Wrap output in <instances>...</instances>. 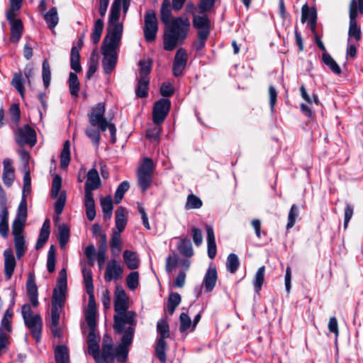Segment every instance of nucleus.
<instances>
[{
  "label": "nucleus",
  "instance_id": "bf43d9fd",
  "mask_svg": "<svg viewBox=\"0 0 363 363\" xmlns=\"http://www.w3.org/2000/svg\"><path fill=\"white\" fill-rule=\"evenodd\" d=\"M179 330L181 333L186 331L191 327L192 328L191 320L190 317L185 313H181L179 317Z\"/></svg>",
  "mask_w": 363,
  "mask_h": 363
},
{
  "label": "nucleus",
  "instance_id": "f03ea898",
  "mask_svg": "<svg viewBox=\"0 0 363 363\" xmlns=\"http://www.w3.org/2000/svg\"><path fill=\"white\" fill-rule=\"evenodd\" d=\"M127 296L121 286H116L114 298V309L117 315L114 316L113 328L116 333L122 334L125 326H135V313L127 311Z\"/></svg>",
  "mask_w": 363,
  "mask_h": 363
},
{
  "label": "nucleus",
  "instance_id": "69168bd1",
  "mask_svg": "<svg viewBox=\"0 0 363 363\" xmlns=\"http://www.w3.org/2000/svg\"><path fill=\"white\" fill-rule=\"evenodd\" d=\"M216 0H200L198 6L199 13H203L209 11L214 6Z\"/></svg>",
  "mask_w": 363,
  "mask_h": 363
},
{
  "label": "nucleus",
  "instance_id": "ea45409f",
  "mask_svg": "<svg viewBox=\"0 0 363 363\" xmlns=\"http://www.w3.org/2000/svg\"><path fill=\"white\" fill-rule=\"evenodd\" d=\"M240 266V261L237 255L234 253H230L226 261V268L228 271L234 274L238 269Z\"/></svg>",
  "mask_w": 363,
  "mask_h": 363
},
{
  "label": "nucleus",
  "instance_id": "72a5a7b5",
  "mask_svg": "<svg viewBox=\"0 0 363 363\" xmlns=\"http://www.w3.org/2000/svg\"><path fill=\"white\" fill-rule=\"evenodd\" d=\"M70 162V143L67 140L64 143L63 149L60 155V167L66 169Z\"/></svg>",
  "mask_w": 363,
  "mask_h": 363
},
{
  "label": "nucleus",
  "instance_id": "338daca9",
  "mask_svg": "<svg viewBox=\"0 0 363 363\" xmlns=\"http://www.w3.org/2000/svg\"><path fill=\"white\" fill-rule=\"evenodd\" d=\"M140 77H147L151 71V62L149 60L140 61Z\"/></svg>",
  "mask_w": 363,
  "mask_h": 363
},
{
  "label": "nucleus",
  "instance_id": "20e7f679",
  "mask_svg": "<svg viewBox=\"0 0 363 363\" xmlns=\"http://www.w3.org/2000/svg\"><path fill=\"white\" fill-rule=\"evenodd\" d=\"M121 40L119 36H112L111 38H104L101 46V52L104 55L102 65L106 74L111 73L115 68L117 62L116 50L120 46Z\"/></svg>",
  "mask_w": 363,
  "mask_h": 363
},
{
  "label": "nucleus",
  "instance_id": "7ed1b4c3",
  "mask_svg": "<svg viewBox=\"0 0 363 363\" xmlns=\"http://www.w3.org/2000/svg\"><path fill=\"white\" fill-rule=\"evenodd\" d=\"M105 110L106 106L104 102H99L92 107L88 113L89 123L93 127L99 128L102 132L108 129L111 137L114 143L116 138V128L113 123L105 118Z\"/></svg>",
  "mask_w": 363,
  "mask_h": 363
},
{
  "label": "nucleus",
  "instance_id": "cd10ccee",
  "mask_svg": "<svg viewBox=\"0 0 363 363\" xmlns=\"http://www.w3.org/2000/svg\"><path fill=\"white\" fill-rule=\"evenodd\" d=\"M44 19L50 29L54 30L59 21L57 11L55 7L51 8L45 15Z\"/></svg>",
  "mask_w": 363,
  "mask_h": 363
},
{
  "label": "nucleus",
  "instance_id": "f8f14e48",
  "mask_svg": "<svg viewBox=\"0 0 363 363\" xmlns=\"http://www.w3.org/2000/svg\"><path fill=\"white\" fill-rule=\"evenodd\" d=\"M25 325L30 330L31 335L39 342L41 338L43 321L39 314H35L23 320Z\"/></svg>",
  "mask_w": 363,
  "mask_h": 363
},
{
  "label": "nucleus",
  "instance_id": "864d4df0",
  "mask_svg": "<svg viewBox=\"0 0 363 363\" xmlns=\"http://www.w3.org/2000/svg\"><path fill=\"white\" fill-rule=\"evenodd\" d=\"M26 220L15 218L12 224V233L14 237L23 236V230Z\"/></svg>",
  "mask_w": 363,
  "mask_h": 363
},
{
  "label": "nucleus",
  "instance_id": "39448f33",
  "mask_svg": "<svg viewBox=\"0 0 363 363\" xmlns=\"http://www.w3.org/2000/svg\"><path fill=\"white\" fill-rule=\"evenodd\" d=\"M121 0H114L111 8L108 18V26L105 38L112 36H119L121 40L123 31V23L118 21L121 15Z\"/></svg>",
  "mask_w": 363,
  "mask_h": 363
},
{
  "label": "nucleus",
  "instance_id": "5fc2aeb1",
  "mask_svg": "<svg viewBox=\"0 0 363 363\" xmlns=\"http://www.w3.org/2000/svg\"><path fill=\"white\" fill-rule=\"evenodd\" d=\"M157 330L160 335V338L165 339L169 335V325L166 320H160L157 322Z\"/></svg>",
  "mask_w": 363,
  "mask_h": 363
},
{
  "label": "nucleus",
  "instance_id": "9b49d317",
  "mask_svg": "<svg viewBox=\"0 0 363 363\" xmlns=\"http://www.w3.org/2000/svg\"><path fill=\"white\" fill-rule=\"evenodd\" d=\"M15 139L18 144L23 145L30 144L34 145L36 143V133L34 129L28 125H25L23 128H18L15 133Z\"/></svg>",
  "mask_w": 363,
  "mask_h": 363
},
{
  "label": "nucleus",
  "instance_id": "4468645a",
  "mask_svg": "<svg viewBox=\"0 0 363 363\" xmlns=\"http://www.w3.org/2000/svg\"><path fill=\"white\" fill-rule=\"evenodd\" d=\"M187 62V54L184 49L179 48L175 55L173 62V74L179 77L182 74Z\"/></svg>",
  "mask_w": 363,
  "mask_h": 363
},
{
  "label": "nucleus",
  "instance_id": "e433bc0d",
  "mask_svg": "<svg viewBox=\"0 0 363 363\" xmlns=\"http://www.w3.org/2000/svg\"><path fill=\"white\" fill-rule=\"evenodd\" d=\"M70 65L71 68L76 72H81L79 50L76 47H73L71 50Z\"/></svg>",
  "mask_w": 363,
  "mask_h": 363
},
{
  "label": "nucleus",
  "instance_id": "49530a36",
  "mask_svg": "<svg viewBox=\"0 0 363 363\" xmlns=\"http://www.w3.org/2000/svg\"><path fill=\"white\" fill-rule=\"evenodd\" d=\"M202 201L196 195L191 194L187 196L185 207L186 209H197L202 206Z\"/></svg>",
  "mask_w": 363,
  "mask_h": 363
},
{
  "label": "nucleus",
  "instance_id": "0e129e2a",
  "mask_svg": "<svg viewBox=\"0 0 363 363\" xmlns=\"http://www.w3.org/2000/svg\"><path fill=\"white\" fill-rule=\"evenodd\" d=\"M9 114L11 120L18 124L20 120V108L18 104H13L9 108Z\"/></svg>",
  "mask_w": 363,
  "mask_h": 363
},
{
  "label": "nucleus",
  "instance_id": "e2e57ef3",
  "mask_svg": "<svg viewBox=\"0 0 363 363\" xmlns=\"http://www.w3.org/2000/svg\"><path fill=\"white\" fill-rule=\"evenodd\" d=\"M96 311L87 310L85 318L86 321L89 327V330H95L96 325Z\"/></svg>",
  "mask_w": 363,
  "mask_h": 363
},
{
  "label": "nucleus",
  "instance_id": "a211bd4d",
  "mask_svg": "<svg viewBox=\"0 0 363 363\" xmlns=\"http://www.w3.org/2000/svg\"><path fill=\"white\" fill-rule=\"evenodd\" d=\"M193 26L197 30L198 33L204 32L209 35L210 33V20L205 16L193 15Z\"/></svg>",
  "mask_w": 363,
  "mask_h": 363
},
{
  "label": "nucleus",
  "instance_id": "c756f323",
  "mask_svg": "<svg viewBox=\"0 0 363 363\" xmlns=\"http://www.w3.org/2000/svg\"><path fill=\"white\" fill-rule=\"evenodd\" d=\"M57 363H69V357L67 347L65 345H58L55 350Z\"/></svg>",
  "mask_w": 363,
  "mask_h": 363
},
{
  "label": "nucleus",
  "instance_id": "2eb2a0df",
  "mask_svg": "<svg viewBox=\"0 0 363 363\" xmlns=\"http://www.w3.org/2000/svg\"><path fill=\"white\" fill-rule=\"evenodd\" d=\"M26 291L30 304L33 307H37L38 306V287L35 284V276L30 273L28 274L26 282Z\"/></svg>",
  "mask_w": 363,
  "mask_h": 363
},
{
  "label": "nucleus",
  "instance_id": "423d86ee",
  "mask_svg": "<svg viewBox=\"0 0 363 363\" xmlns=\"http://www.w3.org/2000/svg\"><path fill=\"white\" fill-rule=\"evenodd\" d=\"M358 11L363 13V0H352L350 4V26L348 30V43H350L352 38L359 41L362 37L360 27L357 26L356 18Z\"/></svg>",
  "mask_w": 363,
  "mask_h": 363
},
{
  "label": "nucleus",
  "instance_id": "0eeeda50",
  "mask_svg": "<svg viewBox=\"0 0 363 363\" xmlns=\"http://www.w3.org/2000/svg\"><path fill=\"white\" fill-rule=\"evenodd\" d=\"M135 328V326H125L123 332L124 334L122 337L121 342L115 350L114 358L121 363H125L127 360L129 352L128 347L133 342Z\"/></svg>",
  "mask_w": 363,
  "mask_h": 363
},
{
  "label": "nucleus",
  "instance_id": "7c9ffc66",
  "mask_svg": "<svg viewBox=\"0 0 363 363\" xmlns=\"http://www.w3.org/2000/svg\"><path fill=\"white\" fill-rule=\"evenodd\" d=\"M103 30L104 21L101 18L96 20L93 31L91 34V39L94 44H97L100 41Z\"/></svg>",
  "mask_w": 363,
  "mask_h": 363
},
{
  "label": "nucleus",
  "instance_id": "2f4dec72",
  "mask_svg": "<svg viewBox=\"0 0 363 363\" xmlns=\"http://www.w3.org/2000/svg\"><path fill=\"white\" fill-rule=\"evenodd\" d=\"M14 245L16 250V257L21 259L25 254L27 250L24 236L14 237Z\"/></svg>",
  "mask_w": 363,
  "mask_h": 363
},
{
  "label": "nucleus",
  "instance_id": "c9c22d12",
  "mask_svg": "<svg viewBox=\"0 0 363 363\" xmlns=\"http://www.w3.org/2000/svg\"><path fill=\"white\" fill-rule=\"evenodd\" d=\"M68 83L71 95L77 97L79 91V82L75 73H69Z\"/></svg>",
  "mask_w": 363,
  "mask_h": 363
},
{
  "label": "nucleus",
  "instance_id": "58836bf2",
  "mask_svg": "<svg viewBox=\"0 0 363 363\" xmlns=\"http://www.w3.org/2000/svg\"><path fill=\"white\" fill-rule=\"evenodd\" d=\"M264 272L265 267L264 266H262L257 269L255 274L253 284L256 293H259L261 291L264 280Z\"/></svg>",
  "mask_w": 363,
  "mask_h": 363
},
{
  "label": "nucleus",
  "instance_id": "8fccbe9b",
  "mask_svg": "<svg viewBox=\"0 0 363 363\" xmlns=\"http://www.w3.org/2000/svg\"><path fill=\"white\" fill-rule=\"evenodd\" d=\"M42 77L44 86H49L51 79L50 68L47 60H44L42 65Z\"/></svg>",
  "mask_w": 363,
  "mask_h": 363
},
{
  "label": "nucleus",
  "instance_id": "9d476101",
  "mask_svg": "<svg viewBox=\"0 0 363 363\" xmlns=\"http://www.w3.org/2000/svg\"><path fill=\"white\" fill-rule=\"evenodd\" d=\"M171 102L167 99H160L154 106L152 111V120L155 124L160 125L164 121L169 113Z\"/></svg>",
  "mask_w": 363,
  "mask_h": 363
},
{
  "label": "nucleus",
  "instance_id": "de8ad7c7",
  "mask_svg": "<svg viewBox=\"0 0 363 363\" xmlns=\"http://www.w3.org/2000/svg\"><path fill=\"white\" fill-rule=\"evenodd\" d=\"M69 238V229L67 225L63 224L59 227L58 240L61 247H64Z\"/></svg>",
  "mask_w": 363,
  "mask_h": 363
},
{
  "label": "nucleus",
  "instance_id": "6e6d98bb",
  "mask_svg": "<svg viewBox=\"0 0 363 363\" xmlns=\"http://www.w3.org/2000/svg\"><path fill=\"white\" fill-rule=\"evenodd\" d=\"M57 200L54 204L55 212L57 215H60L64 209L66 202V194L65 192H62L56 198Z\"/></svg>",
  "mask_w": 363,
  "mask_h": 363
},
{
  "label": "nucleus",
  "instance_id": "774afa93",
  "mask_svg": "<svg viewBox=\"0 0 363 363\" xmlns=\"http://www.w3.org/2000/svg\"><path fill=\"white\" fill-rule=\"evenodd\" d=\"M101 130L97 128L94 129L93 128H87L86 130V135L92 140V142L98 145L100 140V131Z\"/></svg>",
  "mask_w": 363,
  "mask_h": 363
},
{
  "label": "nucleus",
  "instance_id": "13d9d810",
  "mask_svg": "<svg viewBox=\"0 0 363 363\" xmlns=\"http://www.w3.org/2000/svg\"><path fill=\"white\" fill-rule=\"evenodd\" d=\"M27 213V200L25 199H21L18 207L17 213L15 218L26 220Z\"/></svg>",
  "mask_w": 363,
  "mask_h": 363
},
{
  "label": "nucleus",
  "instance_id": "603ef678",
  "mask_svg": "<svg viewBox=\"0 0 363 363\" xmlns=\"http://www.w3.org/2000/svg\"><path fill=\"white\" fill-rule=\"evenodd\" d=\"M128 287L130 290H135L139 284V274L138 272H130L126 278Z\"/></svg>",
  "mask_w": 363,
  "mask_h": 363
},
{
  "label": "nucleus",
  "instance_id": "4d7b16f0",
  "mask_svg": "<svg viewBox=\"0 0 363 363\" xmlns=\"http://www.w3.org/2000/svg\"><path fill=\"white\" fill-rule=\"evenodd\" d=\"M298 216V207L296 206V204H293L291 207V209H290L289 215H288V223L286 225L287 229H290L294 225Z\"/></svg>",
  "mask_w": 363,
  "mask_h": 363
},
{
  "label": "nucleus",
  "instance_id": "393cba45",
  "mask_svg": "<svg viewBox=\"0 0 363 363\" xmlns=\"http://www.w3.org/2000/svg\"><path fill=\"white\" fill-rule=\"evenodd\" d=\"M50 236V221L45 220L40 229V235L35 244V249L42 248L48 241Z\"/></svg>",
  "mask_w": 363,
  "mask_h": 363
},
{
  "label": "nucleus",
  "instance_id": "c03bdc74",
  "mask_svg": "<svg viewBox=\"0 0 363 363\" xmlns=\"http://www.w3.org/2000/svg\"><path fill=\"white\" fill-rule=\"evenodd\" d=\"M31 191V178L30 176V170L28 169L26 171L23 175V184L22 189V197L21 199H25L27 200L28 196L30 194Z\"/></svg>",
  "mask_w": 363,
  "mask_h": 363
},
{
  "label": "nucleus",
  "instance_id": "b1692460",
  "mask_svg": "<svg viewBox=\"0 0 363 363\" xmlns=\"http://www.w3.org/2000/svg\"><path fill=\"white\" fill-rule=\"evenodd\" d=\"M67 288L55 287L52 297V305L63 308L66 300Z\"/></svg>",
  "mask_w": 363,
  "mask_h": 363
},
{
  "label": "nucleus",
  "instance_id": "dca6fc26",
  "mask_svg": "<svg viewBox=\"0 0 363 363\" xmlns=\"http://www.w3.org/2000/svg\"><path fill=\"white\" fill-rule=\"evenodd\" d=\"M4 257L5 277L6 279H11L14 272L16 262L13 252L11 249H6L4 252Z\"/></svg>",
  "mask_w": 363,
  "mask_h": 363
},
{
  "label": "nucleus",
  "instance_id": "4be33fe9",
  "mask_svg": "<svg viewBox=\"0 0 363 363\" xmlns=\"http://www.w3.org/2000/svg\"><path fill=\"white\" fill-rule=\"evenodd\" d=\"M106 337L108 338V337L105 336L104 338L101 353H100L99 350L98 357H96V359H94L96 363H105V360L107 358L114 357L115 350L113 347V345L111 343H106Z\"/></svg>",
  "mask_w": 363,
  "mask_h": 363
},
{
  "label": "nucleus",
  "instance_id": "ddd939ff",
  "mask_svg": "<svg viewBox=\"0 0 363 363\" xmlns=\"http://www.w3.org/2000/svg\"><path fill=\"white\" fill-rule=\"evenodd\" d=\"M123 269L121 265L115 259L108 261L106 272L104 274V279L106 282L113 280L117 281L122 278Z\"/></svg>",
  "mask_w": 363,
  "mask_h": 363
},
{
  "label": "nucleus",
  "instance_id": "f3484780",
  "mask_svg": "<svg viewBox=\"0 0 363 363\" xmlns=\"http://www.w3.org/2000/svg\"><path fill=\"white\" fill-rule=\"evenodd\" d=\"M218 279L217 271L215 267H210L203 277V286L206 292H211L214 289Z\"/></svg>",
  "mask_w": 363,
  "mask_h": 363
},
{
  "label": "nucleus",
  "instance_id": "f704fd0d",
  "mask_svg": "<svg viewBox=\"0 0 363 363\" xmlns=\"http://www.w3.org/2000/svg\"><path fill=\"white\" fill-rule=\"evenodd\" d=\"M182 301L181 296L176 292H172L169 295L167 301V310L169 315H172L176 308L180 304Z\"/></svg>",
  "mask_w": 363,
  "mask_h": 363
},
{
  "label": "nucleus",
  "instance_id": "09e8293b",
  "mask_svg": "<svg viewBox=\"0 0 363 363\" xmlns=\"http://www.w3.org/2000/svg\"><path fill=\"white\" fill-rule=\"evenodd\" d=\"M129 188L130 184L127 181H123L119 184L115 192V202L116 203H119L121 201L125 193L129 189Z\"/></svg>",
  "mask_w": 363,
  "mask_h": 363
},
{
  "label": "nucleus",
  "instance_id": "a18cd8bd",
  "mask_svg": "<svg viewBox=\"0 0 363 363\" xmlns=\"http://www.w3.org/2000/svg\"><path fill=\"white\" fill-rule=\"evenodd\" d=\"M24 82L25 79L21 73L15 74L11 81V84L16 89L22 97L24 94Z\"/></svg>",
  "mask_w": 363,
  "mask_h": 363
},
{
  "label": "nucleus",
  "instance_id": "c85d7f7f",
  "mask_svg": "<svg viewBox=\"0 0 363 363\" xmlns=\"http://www.w3.org/2000/svg\"><path fill=\"white\" fill-rule=\"evenodd\" d=\"M119 232L113 231L111 239V250L113 256H118L121 251V239Z\"/></svg>",
  "mask_w": 363,
  "mask_h": 363
},
{
  "label": "nucleus",
  "instance_id": "6e6552de",
  "mask_svg": "<svg viewBox=\"0 0 363 363\" xmlns=\"http://www.w3.org/2000/svg\"><path fill=\"white\" fill-rule=\"evenodd\" d=\"M153 169L152 160L145 158L138 170V183L143 192L147 190L152 183Z\"/></svg>",
  "mask_w": 363,
  "mask_h": 363
},
{
  "label": "nucleus",
  "instance_id": "1a4fd4ad",
  "mask_svg": "<svg viewBox=\"0 0 363 363\" xmlns=\"http://www.w3.org/2000/svg\"><path fill=\"white\" fill-rule=\"evenodd\" d=\"M144 21L145 39L148 43L152 42L156 38L158 31V22L155 13L153 11H148L145 15Z\"/></svg>",
  "mask_w": 363,
  "mask_h": 363
},
{
  "label": "nucleus",
  "instance_id": "4c0bfd02",
  "mask_svg": "<svg viewBox=\"0 0 363 363\" xmlns=\"http://www.w3.org/2000/svg\"><path fill=\"white\" fill-rule=\"evenodd\" d=\"M322 59L323 62L330 69V70L336 74L341 73V69L334 59L327 52H323Z\"/></svg>",
  "mask_w": 363,
  "mask_h": 363
},
{
  "label": "nucleus",
  "instance_id": "37998d69",
  "mask_svg": "<svg viewBox=\"0 0 363 363\" xmlns=\"http://www.w3.org/2000/svg\"><path fill=\"white\" fill-rule=\"evenodd\" d=\"M22 30V22L20 20L13 21L11 28V40L13 42H17L20 39Z\"/></svg>",
  "mask_w": 363,
  "mask_h": 363
},
{
  "label": "nucleus",
  "instance_id": "052dcab7",
  "mask_svg": "<svg viewBox=\"0 0 363 363\" xmlns=\"http://www.w3.org/2000/svg\"><path fill=\"white\" fill-rule=\"evenodd\" d=\"M83 273V277L84 284L86 286V289L87 293L91 292V291H94V286L92 282V277L91 273L89 269H86L85 267L82 269Z\"/></svg>",
  "mask_w": 363,
  "mask_h": 363
},
{
  "label": "nucleus",
  "instance_id": "79ce46f5",
  "mask_svg": "<svg viewBox=\"0 0 363 363\" xmlns=\"http://www.w3.org/2000/svg\"><path fill=\"white\" fill-rule=\"evenodd\" d=\"M149 79L147 77H140L138 86L135 90L136 95L138 97L143 98L147 95Z\"/></svg>",
  "mask_w": 363,
  "mask_h": 363
},
{
  "label": "nucleus",
  "instance_id": "6ab92c4d",
  "mask_svg": "<svg viewBox=\"0 0 363 363\" xmlns=\"http://www.w3.org/2000/svg\"><path fill=\"white\" fill-rule=\"evenodd\" d=\"M101 186V179L98 171L95 168L91 169L87 173V179L85 184V191H91L99 189Z\"/></svg>",
  "mask_w": 363,
  "mask_h": 363
},
{
  "label": "nucleus",
  "instance_id": "f257e3e1",
  "mask_svg": "<svg viewBox=\"0 0 363 363\" xmlns=\"http://www.w3.org/2000/svg\"><path fill=\"white\" fill-rule=\"evenodd\" d=\"M172 7L169 0H164L160 9V18L167 25L164 35V49L172 50L187 36L190 22L187 18L178 17L171 20Z\"/></svg>",
  "mask_w": 363,
  "mask_h": 363
},
{
  "label": "nucleus",
  "instance_id": "473e14b6",
  "mask_svg": "<svg viewBox=\"0 0 363 363\" xmlns=\"http://www.w3.org/2000/svg\"><path fill=\"white\" fill-rule=\"evenodd\" d=\"M13 317V312L11 309H7L4 315V317L1 320V324L0 326V331L2 333H7L9 335V333L11 331V320Z\"/></svg>",
  "mask_w": 363,
  "mask_h": 363
},
{
  "label": "nucleus",
  "instance_id": "a19ab883",
  "mask_svg": "<svg viewBox=\"0 0 363 363\" xmlns=\"http://www.w3.org/2000/svg\"><path fill=\"white\" fill-rule=\"evenodd\" d=\"M178 250L185 257H190L193 255V248L189 240L182 239L178 245Z\"/></svg>",
  "mask_w": 363,
  "mask_h": 363
},
{
  "label": "nucleus",
  "instance_id": "aec40b11",
  "mask_svg": "<svg viewBox=\"0 0 363 363\" xmlns=\"http://www.w3.org/2000/svg\"><path fill=\"white\" fill-rule=\"evenodd\" d=\"M99 340L100 337L98 335L96 334V330L93 329L89 330L87 337L88 352L94 357V359H96V357H98Z\"/></svg>",
  "mask_w": 363,
  "mask_h": 363
},
{
  "label": "nucleus",
  "instance_id": "412c9836",
  "mask_svg": "<svg viewBox=\"0 0 363 363\" xmlns=\"http://www.w3.org/2000/svg\"><path fill=\"white\" fill-rule=\"evenodd\" d=\"M9 234V211L6 203H0V235L7 238Z\"/></svg>",
  "mask_w": 363,
  "mask_h": 363
},
{
  "label": "nucleus",
  "instance_id": "680f3d73",
  "mask_svg": "<svg viewBox=\"0 0 363 363\" xmlns=\"http://www.w3.org/2000/svg\"><path fill=\"white\" fill-rule=\"evenodd\" d=\"M61 186H62V178L59 175H55L52 180V190H51V196L53 199L57 198L60 195L59 192L60 191Z\"/></svg>",
  "mask_w": 363,
  "mask_h": 363
},
{
  "label": "nucleus",
  "instance_id": "3c124183",
  "mask_svg": "<svg viewBox=\"0 0 363 363\" xmlns=\"http://www.w3.org/2000/svg\"><path fill=\"white\" fill-rule=\"evenodd\" d=\"M165 347L166 342L164 339L159 338L155 347V352L158 359L161 362H165L166 360Z\"/></svg>",
  "mask_w": 363,
  "mask_h": 363
},
{
  "label": "nucleus",
  "instance_id": "a878e982",
  "mask_svg": "<svg viewBox=\"0 0 363 363\" xmlns=\"http://www.w3.org/2000/svg\"><path fill=\"white\" fill-rule=\"evenodd\" d=\"M123 260L130 269H135L139 267V259L136 252L126 250L123 252Z\"/></svg>",
  "mask_w": 363,
  "mask_h": 363
},
{
  "label": "nucleus",
  "instance_id": "bb28decb",
  "mask_svg": "<svg viewBox=\"0 0 363 363\" xmlns=\"http://www.w3.org/2000/svg\"><path fill=\"white\" fill-rule=\"evenodd\" d=\"M101 206L102 208L104 218L105 220H110L112 216L113 212V200L111 196H107L102 198L100 201Z\"/></svg>",
  "mask_w": 363,
  "mask_h": 363
},
{
  "label": "nucleus",
  "instance_id": "5701e85b",
  "mask_svg": "<svg viewBox=\"0 0 363 363\" xmlns=\"http://www.w3.org/2000/svg\"><path fill=\"white\" fill-rule=\"evenodd\" d=\"M116 220V232L122 233L127 224V213L126 209L120 206L117 208L115 213Z\"/></svg>",
  "mask_w": 363,
  "mask_h": 363
}]
</instances>
